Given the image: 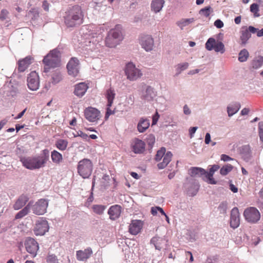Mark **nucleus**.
<instances>
[{"label": "nucleus", "mask_w": 263, "mask_h": 263, "mask_svg": "<svg viewBox=\"0 0 263 263\" xmlns=\"http://www.w3.org/2000/svg\"><path fill=\"white\" fill-rule=\"evenodd\" d=\"M83 13L79 5L69 7L64 16V23L68 27H73L83 23Z\"/></svg>", "instance_id": "f257e3e1"}, {"label": "nucleus", "mask_w": 263, "mask_h": 263, "mask_svg": "<svg viewBox=\"0 0 263 263\" xmlns=\"http://www.w3.org/2000/svg\"><path fill=\"white\" fill-rule=\"evenodd\" d=\"M123 37L119 27L110 30L105 39V45L109 48L115 47L123 40Z\"/></svg>", "instance_id": "f03ea898"}, {"label": "nucleus", "mask_w": 263, "mask_h": 263, "mask_svg": "<svg viewBox=\"0 0 263 263\" xmlns=\"http://www.w3.org/2000/svg\"><path fill=\"white\" fill-rule=\"evenodd\" d=\"M79 44V48L83 51H86L88 53L93 51L97 52L101 47V45L97 42V40L90 35H85Z\"/></svg>", "instance_id": "7ed1b4c3"}, {"label": "nucleus", "mask_w": 263, "mask_h": 263, "mask_svg": "<svg viewBox=\"0 0 263 263\" xmlns=\"http://www.w3.org/2000/svg\"><path fill=\"white\" fill-rule=\"evenodd\" d=\"M23 165L26 168L33 170L43 167L45 165V161L39 156L22 157L20 159Z\"/></svg>", "instance_id": "20e7f679"}, {"label": "nucleus", "mask_w": 263, "mask_h": 263, "mask_svg": "<svg viewBox=\"0 0 263 263\" xmlns=\"http://www.w3.org/2000/svg\"><path fill=\"white\" fill-rule=\"evenodd\" d=\"M93 165L88 159L80 160L77 166L78 173L83 178H88L91 174Z\"/></svg>", "instance_id": "39448f33"}, {"label": "nucleus", "mask_w": 263, "mask_h": 263, "mask_svg": "<svg viewBox=\"0 0 263 263\" xmlns=\"http://www.w3.org/2000/svg\"><path fill=\"white\" fill-rule=\"evenodd\" d=\"M60 51L58 49H54L44 57L43 60V63L45 66L49 67H58L60 65Z\"/></svg>", "instance_id": "423d86ee"}, {"label": "nucleus", "mask_w": 263, "mask_h": 263, "mask_svg": "<svg viewBox=\"0 0 263 263\" xmlns=\"http://www.w3.org/2000/svg\"><path fill=\"white\" fill-rule=\"evenodd\" d=\"M49 201L46 199H40L33 204L31 202V209L33 214L42 215L46 213Z\"/></svg>", "instance_id": "0eeeda50"}, {"label": "nucleus", "mask_w": 263, "mask_h": 263, "mask_svg": "<svg viewBox=\"0 0 263 263\" xmlns=\"http://www.w3.org/2000/svg\"><path fill=\"white\" fill-rule=\"evenodd\" d=\"M139 43L146 52L152 51L154 47V41L152 36L149 34H141L139 35Z\"/></svg>", "instance_id": "6e6552de"}, {"label": "nucleus", "mask_w": 263, "mask_h": 263, "mask_svg": "<svg viewBox=\"0 0 263 263\" xmlns=\"http://www.w3.org/2000/svg\"><path fill=\"white\" fill-rule=\"evenodd\" d=\"M205 48L209 51L214 50L216 52L223 53L225 52L224 44L220 41H216L212 37L209 38L205 43Z\"/></svg>", "instance_id": "1a4fd4ad"}, {"label": "nucleus", "mask_w": 263, "mask_h": 263, "mask_svg": "<svg viewBox=\"0 0 263 263\" xmlns=\"http://www.w3.org/2000/svg\"><path fill=\"white\" fill-rule=\"evenodd\" d=\"M141 98L145 102L152 101L156 96V93L154 88L144 84H141Z\"/></svg>", "instance_id": "9d476101"}, {"label": "nucleus", "mask_w": 263, "mask_h": 263, "mask_svg": "<svg viewBox=\"0 0 263 263\" xmlns=\"http://www.w3.org/2000/svg\"><path fill=\"white\" fill-rule=\"evenodd\" d=\"M246 219L250 222L255 223L260 219V214L258 210L254 207H250L246 209L243 213Z\"/></svg>", "instance_id": "9b49d317"}, {"label": "nucleus", "mask_w": 263, "mask_h": 263, "mask_svg": "<svg viewBox=\"0 0 263 263\" xmlns=\"http://www.w3.org/2000/svg\"><path fill=\"white\" fill-rule=\"evenodd\" d=\"M27 85L29 89L35 91L40 86L39 77L35 71L31 72L27 77Z\"/></svg>", "instance_id": "f8f14e48"}, {"label": "nucleus", "mask_w": 263, "mask_h": 263, "mask_svg": "<svg viewBox=\"0 0 263 263\" xmlns=\"http://www.w3.org/2000/svg\"><path fill=\"white\" fill-rule=\"evenodd\" d=\"M184 187L186 190L188 195L191 196H195L198 192L199 189V183L193 179L187 180V182L184 183Z\"/></svg>", "instance_id": "ddd939ff"}, {"label": "nucleus", "mask_w": 263, "mask_h": 263, "mask_svg": "<svg viewBox=\"0 0 263 263\" xmlns=\"http://www.w3.org/2000/svg\"><path fill=\"white\" fill-rule=\"evenodd\" d=\"M84 115L85 118L91 122L98 121L101 117L100 111L92 107H88L85 109Z\"/></svg>", "instance_id": "4468645a"}, {"label": "nucleus", "mask_w": 263, "mask_h": 263, "mask_svg": "<svg viewBox=\"0 0 263 263\" xmlns=\"http://www.w3.org/2000/svg\"><path fill=\"white\" fill-rule=\"evenodd\" d=\"M49 230L47 221L43 218L39 220L34 227V232L36 235H43Z\"/></svg>", "instance_id": "2eb2a0df"}, {"label": "nucleus", "mask_w": 263, "mask_h": 263, "mask_svg": "<svg viewBox=\"0 0 263 263\" xmlns=\"http://www.w3.org/2000/svg\"><path fill=\"white\" fill-rule=\"evenodd\" d=\"M25 246L26 251L29 253L32 254L33 257L36 255L39 246L37 242L33 238H27L25 240Z\"/></svg>", "instance_id": "dca6fc26"}, {"label": "nucleus", "mask_w": 263, "mask_h": 263, "mask_svg": "<svg viewBox=\"0 0 263 263\" xmlns=\"http://www.w3.org/2000/svg\"><path fill=\"white\" fill-rule=\"evenodd\" d=\"M79 60L76 58H72L67 65L68 74L73 77L77 76L79 71Z\"/></svg>", "instance_id": "f3484780"}, {"label": "nucleus", "mask_w": 263, "mask_h": 263, "mask_svg": "<svg viewBox=\"0 0 263 263\" xmlns=\"http://www.w3.org/2000/svg\"><path fill=\"white\" fill-rule=\"evenodd\" d=\"M230 223L231 227L233 229L237 228L240 224L239 213L236 207L231 210Z\"/></svg>", "instance_id": "a211bd4d"}, {"label": "nucleus", "mask_w": 263, "mask_h": 263, "mask_svg": "<svg viewBox=\"0 0 263 263\" xmlns=\"http://www.w3.org/2000/svg\"><path fill=\"white\" fill-rule=\"evenodd\" d=\"M92 254L91 248L88 247L84 250H79L76 252L77 259L79 261H85L88 259Z\"/></svg>", "instance_id": "6ab92c4d"}, {"label": "nucleus", "mask_w": 263, "mask_h": 263, "mask_svg": "<svg viewBox=\"0 0 263 263\" xmlns=\"http://www.w3.org/2000/svg\"><path fill=\"white\" fill-rule=\"evenodd\" d=\"M121 213V207L119 205H114L110 206L108 211L109 218L112 220L118 219Z\"/></svg>", "instance_id": "aec40b11"}, {"label": "nucleus", "mask_w": 263, "mask_h": 263, "mask_svg": "<svg viewBox=\"0 0 263 263\" xmlns=\"http://www.w3.org/2000/svg\"><path fill=\"white\" fill-rule=\"evenodd\" d=\"M145 150V144L144 141L135 139L134 144L133 145V152L135 154H143Z\"/></svg>", "instance_id": "412c9836"}, {"label": "nucleus", "mask_w": 263, "mask_h": 263, "mask_svg": "<svg viewBox=\"0 0 263 263\" xmlns=\"http://www.w3.org/2000/svg\"><path fill=\"white\" fill-rule=\"evenodd\" d=\"M150 121L146 118H141L137 124V129L139 133H142L145 132L149 127Z\"/></svg>", "instance_id": "4be33fe9"}, {"label": "nucleus", "mask_w": 263, "mask_h": 263, "mask_svg": "<svg viewBox=\"0 0 263 263\" xmlns=\"http://www.w3.org/2000/svg\"><path fill=\"white\" fill-rule=\"evenodd\" d=\"M33 59L30 56L26 57L25 58L18 61V69L20 72H24L32 63Z\"/></svg>", "instance_id": "5701e85b"}, {"label": "nucleus", "mask_w": 263, "mask_h": 263, "mask_svg": "<svg viewBox=\"0 0 263 263\" xmlns=\"http://www.w3.org/2000/svg\"><path fill=\"white\" fill-rule=\"evenodd\" d=\"M29 198L27 195H22L16 200L13 205V208L15 210H18L23 208L28 202Z\"/></svg>", "instance_id": "b1692460"}, {"label": "nucleus", "mask_w": 263, "mask_h": 263, "mask_svg": "<svg viewBox=\"0 0 263 263\" xmlns=\"http://www.w3.org/2000/svg\"><path fill=\"white\" fill-rule=\"evenodd\" d=\"M150 242L154 245L156 250L160 251L162 249L163 245L166 242V240L163 237L155 236L151 239Z\"/></svg>", "instance_id": "393cba45"}, {"label": "nucleus", "mask_w": 263, "mask_h": 263, "mask_svg": "<svg viewBox=\"0 0 263 263\" xmlns=\"http://www.w3.org/2000/svg\"><path fill=\"white\" fill-rule=\"evenodd\" d=\"M88 87L85 83H80L75 86L74 93L79 97H82L86 93Z\"/></svg>", "instance_id": "a878e982"}, {"label": "nucleus", "mask_w": 263, "mask_h": 263, "mask_svg": "<svg viewBox=\"0 0 263 263\" xmlns=\"http://www.w3.org/2000/svg\"><path fill=\"white\" fill-rule=\"evenodd\" d=\"M205 173V170L201 167H192L189 170V174L193 177H201L203 178Z\"/></svg>", "instance_id": "bb28decb"}, {"label": "nucleus", "mask_w": 263, "mask_h": 263, "mask_svg": "<svg viewBox=\"0 0 263 263\" xmlns=\"http://www.w3.org/2000/svg\"><path fill=\"white\" fill-rule=\"evenodd\" d=\"M130 239H126L125 241V243L126 246L124 247L123 248V251L124 253V260L123 263H131V255H130V247L129 246V244H130Z\"/></svg>", "instance_id": "cd10ccee"}, {"label": "nucleus", "mask_w": 263, "mask_h": 263, "mask_svg": "<svg viewBox=\"0 0 263 263\" xmlns=\"http://www.w3.org/2000/svg\"><path fill=\"white\" fill-rule=\"evenodd\" d=\"M164 3V0H152L151 4L152 11L156 13L160 12L163 7Z\"/></svg>", "instance_id": "c85d7f7f"}, {"label": "nucleus", "mask_w": 263, "mask_h": 263, "mask_svg": "<svg viewBox=\"0 0 263 263\" xmlns=\"http://www.w3.org/2000/svg\"><path fill=\"white\" fill-rule=\"evenodd\" d=\"M105 96L107 100V106L111 107L116 96L115 89L112 87H110L106 90Z\"/></svg>", "instance_id": "c756f323"}, {"label": "nucleus", "mask_w": 263, "mask_h": 263, "mask_svg": "<svg viewBox=\"0 0 263 263\" xmlns=\"http://www.w3.org/2000/svg\"><path fill=\"white\" fill-rule=\"evenodd\" d=\"M143 227V221L141 220H133V235L141 232Z\"/></svg>", "instance_id": "7c9ffc66"}, {"label": "nucleus", "mask_w": 263, "mask_h": 263, "mask_svg": "<svg viewBox=\"0 0 263 263\" xmlns=\"http://www.w3.org/2000/svg\"><path fill=\"white\" fill-rule=\"evenodd\" d=\"M240 153L242 158L246 161L250 160L251 155V151L249 145L242 146L241 148Z\"/></svg>", "instance_id": "2f4dec72"}, {"label": "nucleus", "mask_w": 263, "mask_h": 263, "mask_svg": "<svg viewBox=\"0 0 263 263\" xmlns=\"http://www.w3.org/2000/svg\"><path fill=\"white\" fill-rule=\"evenodd\" d=\"M172 156L173 154L171 152H166L163 157L162 162L158 164V168L159 169L164 168L171 161Z\"/></svg>", "instance_id": "473e14b6"}, {"label": "nucleus", "mask_w": 263, "mask_h": 263, "mask_svg": "<svg viewBox=\"0 0 263 263\" xmlns=\"http://www.w3.org/2000/svg\"><path fill=\"white\" fill-rule=\"evenodd\" d=\"M240 108V104L239 103H235L231 104L227 107V112L229 117H232L233 115L237 113Z\"/></svg>", "instance_id": "72a5a7b5"}, {"label": "nucleus", "mask_w": 263, "mask_h": 263, "mask_svg": "<svg viewBox=\"0 0 263 263\" xmlns=\"http://www.w3.org/2000/svg\"><path fill=\"white\" fill-rule=\"evenodd\" d=\"M31 209V201L25 206L23 209L20 211L15 216L16 219H21L28 214Z\"/></svg>", "instance_id": "f704fd0d"}, {"label": "nucleus", "mask_w": 263, "mask_h": 263, "mask_svg": "<svg viewBox=\"0 0 263 263\" xmlns=\"http://www.w3.org/2000/svg\"><path fill=\"white\" fill-rule=\"evenodd\" d=\"M51 158L52 162L55 164H60L63 160L62 155L56 150L51 152Z\"/></svg>", "instance_id": "c9c22d12"}, {"label": "nucleus", "mask_w": 263, "mask_h": 263, "mask_svg": "<svg viewBox=\"0 0 263 263\" xmlns=\"http://www.w3.org/2000/svg\"><path fill=\"white\" fill-rule=\"evenodd\" d=\"M242 29L241 31V35H240V40L241 41L242 44H246L248 41V40L251 37V34L249 31L247 30L246 28H242Z\"/></svg>", "instance_id": "e433bc0d"}, {"label": "nucleus", "mask_w": 263, "mask_h": 263, "mask_svg": "<svg viewBox=\"0 0 263 263\" xmlns=\"http://www.w3.org/2000/svg\"><path fill=\"white\" fill-rule=\"evenodd\" d=\"M263 64V57H258L255 58L251 62V66L252 68L256 69H258Z\"/></svg>", "instance_id": "4c0bfd02"}, {"label": "nucleus", "mask_w": 263, "mask_h": 263, "mask_svg": "<svg viewBox=\"0 0 263 263\" xmlns=\"http://www.w3.org/2000/svg\"><path fill=\"white\" fill-rule=\"evenodd\" d=\"M194 21V19L193 18H183L180 21L177 22V25L178 27H179L181 29H183L184 27L188 26L191 23H193Z\"/></svg>", "instance_id": "58836bf2"}, {"label": "nucleus", "mask_w": 263, "mask_h": 263, "mask_svg": "<svg viewBox=\"0 0 263 263\" xmlns=\"http://www.w3.org/2000/svg\"><path fill=\"white\" fill-rule=\"evenodd\" d=\"M56 147L60 151H65L68 145V141L64 139H59L55 142Z\"/></svg>", "instance_id": "ea45409f"}, {"label": "nucleus", "mask_w": 263, "mask_h": 263, "mask_svg": "<svg viewBox=\"0 0 263 263\" xmlns=\"http://www.w3.org/2000/svg\"><path fill=\"white\" fill-rule=\"evenodd\" d=\"M213 174L208 173V172L205 171V173L203 175V180L208 182L209 184H216L217 183V181H216L213 178Z\"/></svg>", "instance_id": "a19ab883"}, {"label": "nucleus", "mask_w": 263, "mask_h": 263, "mask_svg": "<svg viewBox=\"0 0 263 263\" xmlns=\"http://www.w3.org/2000/svg\"><path fill=\"white\" fill-rule=\"evenodd\" d=\"M249 53L247 49H243L241 50L239 53L238 60L240 62H244L246 61L249 57Z\"/></svg>", "instance_id": "79ce46f5"}, {"label": "nucleus", "mask_w": 263, "mask_h": 263, "mask_svg": "<svg viewBox=\"0 0 263 263\" xmlns=\"http://www.w3.org/2000/svg\"><path fill=\"white\" fill-rule=\"evenodd\" d=\"M142 74L141 70L139 68L136 67L135 65L133 64V80L141 78Z\"/></svg>", "instance_id": "37998d69"}, {"label": "nucleus", "mask_w": 263, "mask_h": 263, "mask_svg": "<svg viewBox=\"0 0 263 263\" xmlns=\"http://www.w3.org/2000/svg\"><path fill=\"white\" fill-rule=\"evenodd\" d=\"M233 166L230 164H228L221 168L220 174L222 176L227 175L233 170Z\"/></svg>", "instance_id": "c03bdc74"}, {"label": "nucleus", "mask_w": 263, "mask_h": 263, "mask_svg": "<svg viewBox=\"0 0 263 263\" xmlns=\"http://www.w3.org/2000/svg\"><path fill=\"white\" fill-rule=\"evenodd\" d=\"M189 64L187 62L181 63L177 64L176 66V70L177 74H180L182 71L185 70L189 67Z\"/></svg>", "instance_id": "a18cd8bd"}, {"label": "nucleus", "mask_w": 263, "mask_h": 263, "mask_svg": "<svg viewBox=\"0 0 263 263\" xmlns=\"http://www.w3.org/2000/svg\"><path fill=\"white\" fill-rule=\"evenodd\" d=\"M62 79V75L59 71H55L52 75V83L53 84L59 83Z\"/></svg>", "instance_id": "49530a36"}, {"label": "nucleus", "mask_w": 263, "mask_h": 263, "mask_svg": "<svg viewBox=\"0 0 263 263\" xmlns=\"http://www.w3.org/2000/svg\"><path fill=\"white\" fill-rule=\"evenodd\" d=\"M124 72L125 75L127 77V79L131 80H132V63L128 62L126 65L124 69Z\"/></svg>", "instance_id": "de8ad7c7"}, {"label": "nucleus", "mask_w": 263, "mask_h": 263, "mask_svg": "<svg viewBox=\"0 0 263 263\" xmlns=\"http://www.w3.org/2000/svg\"><path fill=\"white\" fill-rule=\"evenodd\" d=\"M105 209L106 206L102 205H94L92 206L93 212L99 215L103 214Z\"/></svg>", "instance_id": "09e8293b"}, {"label": "nucleus", "mask_w": 263, "mask_h": 263, "mask_svg": "<svg viewBox=\"0 0 263 263\" xmlns=\"http://www.w3.org/2000/svg\"><path fill=\"white\" fill-rule=\"evenodd\" d=\"M259 6L256 3H253L250 6V11L253 13L254 17L260 16L259 12Z\"/></svg>", "instance_id": "8fccbe9b"}, {"label": "nucleus", "mask_w": 263, "mask_h": 263, "mask_svg": "<svg viewBox=\"0 0 263 263\" xmlns=\"http://www.w3.org/2000/svg\"><path fill=\"white\" fill-rule=\"evenodd\" d=\"M166 149L164 147H162L158 151L157 154L156 155L155 159L156 161L160 160L162 157L165 155Z\"/></svg>", "instance_id": "3c124183"}, {"label": "nucleus", "mask_w": 263, "mask_h": 263, "mask_svg": "<svg viewBox=\"0 0 263 263\" xmlns=\"http://www.w3.org/2000/svg\"><path fill=\"white\" fill-rule=\"evenodd\" d=\"M228 209V203L227 202H222L218 206V210L220 213L226 214Z\"/></svg>", "instance_id": "603ef678"}, {"label": "nucleus", "mask_w": 263, "mask_h": 263, "mask_svg": "<svg viewBox=\"0 0 263 263\" xmlns=\"http://www.w3.org/2000/svg\"><path fill=\"white\" fill-rule=\"evenodd\" d=\"M211 7L210 6L206 7L204 8L201 9L199 11V13L201 15H203L205 17H208L210 15L211 13Z\"/></svg>", "instance_id": "864d4df0"}, {"label": "nucleus", "mask_w": 263, "mask_h": 263, "mask_svg": "<svg viewBox=\"0 0 263 263\" xmlns=\"http://www.w3.org/2000/svg\"><path fill=\"white\" fill-rule=\"evenodd\" d=\"M146 142L149 146L152 147L155 142V137L153 134H149L146 138Z\"/></svg>", "instance_id": "5fc2aeb1"}, {"label": "nucleus", "mask_w": 263, "mask_h": 263, "mask_svg": "<svg viewBox=\"0 0 263 263\" xmlns=\"http://www.w3.org/2000/svg\"><path fill=\"white\" fill-rule=\"evenodd\" d=\"M47 261L48 263H59L57 256L53 254L47 256Z\"/></svg>", "instance_id": "6e6d98bb"}, {"label": "nucleus", "mask_w": 263, "mask_h": 263, "mask_svg": "<svg viewBox=\"0 0 263 263\" xmlns=\"http://www.w3.org/2000/svg\"><path fill=\"white\" fill-rule=\"evenodd\" d=\"M43 156L39 157L40 159L44 160L45 164L49 159V151L47 149H45L43 151Z\"/></svg>", "instance_id": "4d7b16f0"}, {"label": "nucleus", "mask_w": 263, "mask_h": 263, "mask_svg": "<svg viewBox=\"0 0 263 263\" xmlns=\"http://www.w3.org/2000/svg\"><path fill=\"white\" fill-rule=\"evenodd\" d=\"M259 135L260 140L263 142V122L258 124Z\"/></svg>", "instance_id": "13d9d810"}, {"label": "nucleus", "mask_w": 263, "mask_h": 263, "mask_svg": "<svg viewBox=\"0 0 263 263\" xmlns=\"http://www.w3.org/2000/svg\"><path fill=\"white\" fill-rule=\"evenodd\" d=\"M9 14L8 11L6 9H2L0 14V19L2 21H4L7 18V16Z\"/></svg>", "instance_id": "bf43d9fd"}, {"label": "nucleus", "mask_w": 263, "mask_h": 263, "mask_svg": "<svg viewBox=\"0 0 263 263\" xmlns=\"http://www.w3.org/2000/svg\"><path fill=\"white\" fill-rule=\"evenodd\" d=\"M220 168V166L218 165H213L212 166L211 168L210 169L209 171L208 172V173L211 174H214V173L217 171L219 168Z\"/></svg>", "instance_id": "052dcab7"}, {"label": "nucleus", "mask_w": 263, "mask_h": 263, "mask_svg": "<svg viewBox=\"0 0 263 263\" xmlns=\"http://www.w3.org/2000/svg\"><path fill=\"white\" fill-rule=\"evenodd\" d=\"M160 117V116L157 111L156 112L154 115H153L152 118V125H154L157 124L158 119Z\"/></svg>", "instance_id": "680f3d73"}, {"label": "nucleus", "mask_w": 263, "mask_h": 263, "mask_svg": "<svg viewBox=\"0 0 263 263\" xmlns=\"http://www.w3.org/2000/svg\"><path fill=\"white\" fill-rule=\"evenodd\" d=\"M214 25L218 29L223 27V23L219 19L216 20L214 22Z\"/></svg>", "instance_id": "e2e57ef3"}, {"label": "nucleus", "mask_w": 263, "mask_h": 263, "mask_svg": "<svg viewBox=\"0 0 263 263\" xmlns=\"http://www.w3.org/2000/svg\"><path fill=\"white\" fill-rule=\"evenodd\" d=\"M220 159L222 161H223L224 162L229 161L231 160H233V159L231 158L230 156L225 155V154H222L220 156Z\"/></svg>", "instance_id": "0e129e2a"}, {"label": "nucleus", "mask_w": 263, "mask_h": 263, "mask_svg": "<svg viewBox=\"0 0 263 263\" xmlns=\"http://www.w3.org/2000/svg\"><path fill=\"white\" fill-rule=\"evenodd\" d=\"M183 113L185 115L189 116L191 114V110L187 106V105H184L183 108Z\"/></svg>", "instance_id": "69168bd1"}, {"label": "nucleus", "mask_w": 263, "mask_h": 263, "mask_svg": "<svg viewBox=\"0 0 263 263\" xmlns=\"http://www.w3.org/2000/svg\"><path fill=\"white\" fill-rule=\"evenodd\" d=\"M197 128L198 127L196 126L190 128V129H189V134L191 138L194 137V134L196 132Z\"/></svg>", "instance_id": "338daca9"}, {"label": "nucleus", "mask_w": 263, "mask_h": 263, "mask_svg": "<svg viewBox=\"0 0 263 263\" xmlns=\"http://www.w3.org/2000/svg\"><path fill=\"white\" fill-rule=\"evenodd\" d=\"M110 107L107 106V109H106V112L105 114V118L107 119L108 118L109 116L112 114H114V111L112 110L110 108Z\"/></svg>", "instance_id": "774afa93"}]
</instances>
